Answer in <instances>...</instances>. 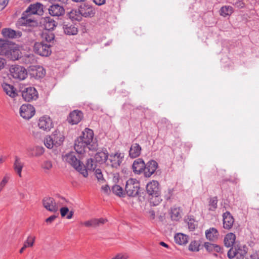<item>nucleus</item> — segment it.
Here are the masks:
<instances>
[{
	"mask_svg": "<svg viewBox=\"0 0 259 259\" xmlns=\"http://www.w3.org/2000/svg\"><path fill=\"white\" fill-rule=\"evenodd\" d=\"M66 162L70 164L74 169L81 174L84 177L88 176V171L96 170V164L92 158L88 159L85 165L78 160L75 155L74 152H70L64 156Z\"/></svg>",
	"mask_w": 259,
	"mask_h": 259,
	"instance_id": "obj_1",
	"label": "nucleus"
},
{
	"mask_svg": "<svg viewBox=\"0 0 259 259\" xmlns=\"http://www.w3.org/2000/svg\"><path fill=\"white\" fill-rule=\"evenodd\" d=\"M140 189L139 182L136 179L130 178L126 181L125 193L129 197H135L139 195Z\"/></svg>",
	"mask_w": 259,
	"mask_h": 259,
	"instance_id": "obj_2",
	"label": "nucleus"
},
{
	"mask_svg": "<svg viewBox=\"0 0 259 259\" xmlns=\"http://www.w3.org/2000/svg\"><path fill=\"white\" fill-rule=\"evenodd\" d=\"M64 140V136L58 131H55L51 135L47 136L44 140L45 146H60Z\"/></svg>",
	"mask_w": 259,
	"mask_h": 259,
	"instance_id": "obj_3",
	"label": "nucleus"
},
{
	"mask_svg": "<svg viewBox=\"0 0 259 259\" xmlns=\"http://www.w3.org/2000/svg\"><path fill=\"white\" fill-rule=\"evenodd\" d=\"M146 191L149 195L152 196V197H155L157 199L155 202L154 201H151V203H153L154 205H157L161 201L159 197L160 192L159 183L157 181L153 180L148 183L146 185Z\"/></svg>",
	"mask_w": 259,
	"mask_h": 259,
	"instance_id": "obj_4",
	"label": "nucleus"
},
{
	"mask_svg": "<svg viewBox=\"0 0 259 259\" xmlns=\"http://www.w3.org/2000/svg\"><path fill=\"white\" fill-rule=\"evenodd\" d=\"M94 137L93 131L86 128L82 132L81 135L75 141L74 146H88L92 142Z\"/></svg>",
	"mask_w": 259,
	"mask_h": 259,
	"instance_id": "obj_5",
	"label": "nucleus"
},
{
	"mask_svg": "<svg viewBox=\"0 0 259 259\" xmlns=\"http://www.w3.org/2000/svg\"><path fill=\"white\" fill-rule=\"evenodd\" d=\"M10 72L13 78L19 80H24L27 76L26 69L19 65H12L10 68Z\"/></svg>",
	"mask_w": 259,
	"mask_h": 259,
	"instance_id": "obj_6",
	"label": "nucleus"
},
{
	"mask_svg": "<svg viewBox=\"0 0 259 259\" xmlns=\"http://www.w3.org/2000/svg\"><path fill=\"white\" fill-rule=\"evenodd\" d=\"M22 96L24 100L27 102L36 100L38 97V94L36 90L31 87L22 88L21 89Z\"/></svg>",
	"mask_w": 259,
	"mask_h": 259,
	"instance_id": "obj_7",
	"label": "nucleus"
},
{
	"mask_svg": "<svg viewBox=\"0 0 259 259\" xmlns=\"http://www.w3.org/2000/svg\"><path fill=\"white\" fill-rule=\"evenodd\" d=\"M51 45L44 42H38L34 45V51L37 54L42 56H48L51 53Z\"/></svg>",
	"mask_w": 259,
	"mask_h": 259,
	"instance_id": "obj_8",
	"label": "nucleus"
},
{
	"mask_svg": "<svg viewBox=\"0 0 259 259\" xmlns=\"http://www.w3.org/2000/svg\"><path fill=\"white\" fill-rule=\"evenodd\" d=\"M21 53L18 45H10L9 49L5 52L4 55L8 59L15 61L20 58Z\"/></svg>",
	"mask_w": 259,
	"mask_h": 259,
	"instance_id": "obj_9",
	"label": "nucleus"
},
{
	"mask_svg": "<svg viewBox=\"0 0 259 259\" xmlns=\"http://www.w3.org/2000/svg\"><path fill=\"white\" fill-rule=\"evenodd\" d=\"M78 10L82 17L85 18L93 17L96 14L95 9L93 6L88 3H84L81 5L79 7Z\"/></svg>",
	"mask_w": 259,
	"mask_h": 259,
	"instance_id": "obj_10",
	"label": "nucleus"
},
{
	"mask_svg": "<svg viewBox=\"0 0 259 259\" xmlns=\"http://www.w3.org/2000/svg\"><path fill=\"white\" fill-rule=\"evenodd\" d=\"M38 126L40 129L48 132L53 127V123L49 116L44 115L39 118Z\"/></svg>",
	"mask_w": 259,
	"mask_h": 259,
	"instance_id": "obj_11",
	"label": "nucleus"
},
{
	"mask_svg": "<svg viewBox=\"0 0 259 259\" xmlns=\"http://www.w3.org/2000/svg\"><path fill=\"white\" fill-rule=\"evenodd\" d=\"M34 108L30 104H23L20 108V114L24 119H30L34 115Z\"/></svg>",
	"mask_w": 259,
	"mask_h": 259,
	"instance_id": "obj_12",
	"label": "nucleus"
},
{
	"mask_svg": "<svg viewBox=\"0 0 259 259\" xmlns=\"http://www.w3.org/2000/svg\"><path fill=\"white\" fill-rule=\"evenodd\" d=\"M158 167L157 162L154 160H151L145 164L144 167V176L146 178L150 177L152 174L154 173Z\"/></svg>",
	"mask_w": 259,
	"mask_h": 259,
	"instance_id": "obj_13",
	"label": "nucleus"
},
{
	"mask_svg": "<svg viewBox=\"0 0 259 259\" xmlns=\"http://www.w3.org/2000/svg\"><path fill=\"white\" fill-rule=\"evenodd\" d=\"M44 207L51 212H56L58 210V206L54 198L46 197L42 200Z\"/></svg>",
	"mask_w": 259,
	"mask_h": 259,
	"instance_id": "obj_14",
	"label": "nucleus"
},
{
	"mask_svg": "<svg viewBox=\"0 0 259 259\" xmlns=\"http://www.w3.org/2000/svg\"><path fill=\"white\" fill-rule=\"evenodd\" d=\"M123 153L116 152L114 154H111L110 155V161L111 165L114 168H118L123 160Z\"/></svg>",
	"mask_w": 259,
	"mask_h": 259,
	"instance_id": "obj_15",
	"label": "nucleus"
},
{
	"mask_svg": "<svg viewBox=\"0 0 259 259\" xmlns=\"http://www.w3.org/2000/svg\"><path fill=\"white\" fill-rule=\"evenodd\" d=\"M145 163L144 160L141 158H138L135 160L132 165V169L134 174L139 175L142 172H144V167Z\"/></svg>",
	"mask_w": 259,
	"mask_h": 259,
	"instance_id": "obj_16",
	"label": "nucleus"
},
{
	"mask_svg": "<svg viewBox=\"0 0 259 259\" xmlns=\"http://www.w3.org/2000/svg\"><path fill=\"white\" fill-rule=\"evenodd\" d=\"M107 222V220L104 218L92 219L88 221H85L83 225L87 227H97L104 225Z\"/></svg>",
	"mask_w": 259,
	"mask_h": 259,
	"instance_id": "obj_17",
	"label": "nucleus"
},
{
	"mask_svg": "<svg viewBox=\"0 0 259 259\" xmlns=\"http://www.w3.org/2000/svg\"><path fill=\"white\" fill-rule=\"evenodd\" d=\"M48 10L49 14L53 16L59 17L63 15L65 13L63 7L58 4L51 5Z\"/></svg>",
	"mask_w": 259,
	"mask_h": 259,
	"instance_id": "obj_18",
	"label": "nucleus"
},
{
	"mask_svg": "<svg viewBox=\"0 0 259 259\" xmlns=\"http://www.w3.org/2000/svg\"><path fill=\"white\" fill-rule=\"evenodd\" d=\"M46 71L41 66H33L30 71V75L35 79L43 77Z\"/></svg>",
	"mask_w": 259,
	"mask_h": 259,
	"instance_id": "obj_19",
	"label": "nucleus"
},
{
	"mask_svg": "<svg viewBox=\"0 0 259 259\" xmlns=\"http://www.w3.org/2000/svg\"><path fill=\"white\" fill-rule=\"evenodd\" d=\"M2 87L3 91L10 97L14 99L18 96L16 89L13 85L4 82L2 83Z\"/></svg>",
	"mask_w": 259,
	"mask_h": 259,
	"instance_id": "obj_20",
	"label": "nucleus"
},
{
	"mask_svg": "<svg viewBox=\"0 0 259 259\" xmlns=\"http://www.w3.org/2000/svg\"><path fill=\"white\" fill-rule=\"evenodd\" d=\"M82 118V113L78 110H74L71 112L68 118V121L72 124H77Z\"/></svg>",
	"mask_w": 259,
	"mask_h": 259,
	"instance_id": "obj_21",
	"label": "nucleus"
},
{
	"mask_svg": "<svg viewBox=\"0 0 259 259\" xmlns=\"http://www.w3.org/2000/svg\"><path fill=\"white\" fill-rule=\"evenodd\" d=\"M223 217L224 228L228 230L231 229L233 226L234 222L233 217L228 211H226L224 213Z\"/></svg>",
	"mask_w": 259,
	"mask_h": 259,
	"instance_id": "obj_22",
	"label": "nucleus"
},
{
	"mask_svg": "<svg viewBox=\"0 0 259 259\" xmlns=\"http://www.w3.org/2000/svg\"><path fill=\"white\" fill-rule=\"evenodd\" d=\"M24 165V163L22 161L21 159L18 156H15L13 168L15 172L17 173L19 177H22L21 172Z\"/></svg>",
	"mask_w": 259,
	"mask_h": 259,
	"instance_id": "obj_23",
	"label": "nucleus"
},
{
	"mask_svg": "<svg viewBox=\"0 0 259 259\" xmlns=\"http://www.w3.org/2000/svg\"><path fill=\"white\" fill-rule=\"evenodd\" d=\"M41 23L44 28L48 30H52L56 26V22L50 17L42 18Z\"/></svg>",
	"mask_w": 259,
	"mask_h": 259,
	"instance_id": "obj_24",
	"label": "nucleus"
},
{
	"mask_svg": "<svg viewBox=\"0 0 259 259\" xmlns=\"http://www.w3.org/2000/svg\"><path fill=\"white\" fill-rule=\"evenodd\" d=\"M205 236L207 239L213 241L218 239L219 233L215 228H210L206 230Z\"/></svg>",
	"mask_w": 259,
	"mask_h": 259,
	"instance_id": "obj_25",
	"label": "nucleus"
},
{
	"mask_svg": "<svg viewBox=\"0 0 259 259\" xmlns=\"http://www.w3.org/2000/svg\"><path fill=\"white\" fill-rule=\"evenodd\" d=\"M205 248L208 252H222V247L215 244H212L209 242H205L204 244Z\"/></svg>",
	"mask_w": 259,
	"mask_h": 259,
	"instance_id": "obj_26",
	"label": "nucleus"
},
{
	"mask_svg": "<svg viewBox=\"0 0 259 259\" xmlns=\"http://www.w3.org/2000/svg\"><path fill=\"white\" fill-rule=\"evenodd\" d=\"M108 157V153L107 151H100L95 154L94 158L96 162L103 163L106 161Z\"/></svg>",
	"mask_w": 259,
	"mask_h": 259,
	"instance_id": "obj_27",
	"label": "nucleus"
},
{
	"mask_svg": "<svg viewBox=\"0 0 259 259\" xmlns=\"http://www.w3.org/2000/svg\"><path fill=\"white\" fill-rule=\"evenodd\" d=\"M175 241L179 245H184L188 242V236L183 233H178L175 236Z\"/></svg>",
	"mask_w": 259,
	"mask_h": 259,
	"instance_id": "obj_28",
	"label": "nucleus"
},
{
	"mask_svg": "<svg viewBox=\"0 0 259 259\" xmlns=\"http://www.w3.org/2000/svg\"><path fill=\"white\" fill-rule=\"evenodd\" d=\"M28 151L31 156H39L44 153L45 150L42 147H31Z\"/></svg>",
	"mask_w": 259,
	"mask_h": 259,
	"instance_id": "obj_29",
	"label": "nucleus"
},
{
	"mask_svg": "<svg viewBox=\"0 0 259 259\" xmlns=\"http://www.w3.org/2000/svg\"><path fill=\"white\" fill-rule=\"evenodd\" d=\"M4 36L9 38H16L21 36L20 32H17L10 28H5L2 30Z\"/></svg>",
	"mask_w": 259,
	"mask_h": 259,
	"instance_id": "obj_30",
	"label": "nucleus"
},
{
	"mask_svg": "<svg viewBox=\"0 0 259 259\" xmlns=\"http://www.w3.org/2000/svg\"><path fill=\"white\" fill-rule=\"evenodd\" d=\"M236 236L232 233H228L224 238V243L226 247H229L232 246L235 241Z\"/></svg>",
	"mask_w": 259,
	"mask_h": 259,
	"instance_id": "obj_31",
	"label": "nucleus"
},
{
	"mask_svg": "<svg viewBox=\"0 0 259 259\" xmlns=\"http://www.w3.org/2000/svg\"><path fill=\"white\" fill-rule=\"evenodd\" d=\"M42 5L39 3L30 5L26 11V13L30 14H35L41 11Z\"/></svg>",
	"mask_w": 259,
	"mask_h": 259,
	"instance_id": "obj_32",
	"label": "nucleus"
},
{
	"mask_svg": "<svg viewBox=\"0 0 259 259\" xmlns=\"http://www.w3.org/2000/svg\"><path fill=\"white\" fill-rule=\"evenodd\" d=\"M64 33L68 35H75L77 33V29L72 25H64Z\"/></svg>",
	"mask_w": 259,
	"mask_h": 259,
	"instance_id": "obj_33",
	"label": "nucleus"
},
{
	"mask_svg": "<svg viewBox=\"0 0 259 259\" xmlns=\"http://www.w3.org/2000/svg\"><path fill=\"white\" fill-rule=\"evenodd\" d=\"M141 152V147H131L129 150V155L131 158H135L140 156Z\"/></svg>",
	"mask_w": 259,
	"mask_h": 259,
	"instance_id": "obj_34",
	"label": "nucleus"
},
{
	"mask_svg": "<svg viewBox=\"0 0 259 259\" xmlns=\"http://www.w3.org/2000/svg\"><path fill=\"white\" fill-rule=\"evenodd\" d=\"M233 12V9L231 6H223L220 9V15L224 17L231 15Z\"/></svg>",
	"mask_w": 259,
	"mask_h": 259,
	"instance_id": "obj_35",
	"label": "nucleus"
},
{
	"mask_svg": "<svg viewBox=\"0 0 259 259\" xmlns=\"http://www.w3.org/2000/svg\"><path fill=\"white\" fill-rule=\"evenodd\" d=\"M68 16L72 21H80L82 19V15L80 14L79 11L71 10L68 14Z\"/></svg>",
	"mask_w": 259,
	"mask_h": 259,
	"instance_id": "obj_36",
	"label": "nucleus"
},
{
	"mask_svg": "<svg viewBox=\"0 0 259 259\" xmlns=\"http://www.w3.org/2000/svg\"><path fill=\"white\" fill-rule=\"evenodd\" d=\"M22 61L26 64H34L36 62L35 56L32 54H26L22 57Z\"/></svg>",
	"mask_w": 259,
	"mask_h": 259,
	"instance_id": "obj_37",
	"label": "nucleus"
},
{
	"mask_svg": "<svg viewBox=\"0 0 259 259\" xmlns=\"http://www.w3.org/2000/svg\"><path fill=\"white\" fill-rule=\"evenodd\" d=\"M112 191L114 194L119 197H123L125 195V193L122 187L117 185H115L112 187Z\"/></svg>",
	"mask_w": 259,
	"mask_h": 259,
	"instance_id": "obj_38",
	"label": "nucleus"
},
{
	"mask_svg": "<svg viewBox=\"0 0 259 259\" xmlns=\"http://www.w3.org/2000/svg\"><path fill=\"white\" fill-rule=\"evenodd\" d=\"M246 251L244 248H239L236 250V259H246V258H249V255L245 256L246 254Z\"/></svg>",
	"mask_w": 259,
	"mask_h": 259,
	"instance_id": "obj_39",
	"label": "nucleus"
},
{
	"mask_svg": "<svg viewBox=\"0 0 259 259\" xmlns=\"http://www.w3.org/2000/svg\"><path fill=\"white\" fill-rule=\"evenodd\" d=\"M187 222L188 228L190 230L193 231L197 226L196 222L193 218L188 217L186 220Z\"/></svg>",
	"mask_w": 259,
	"mask_h": 259,
	"instance_id": "obj_40",
	"label": "nucleus"
},
{
	"mask_svg": "<svg viewBox=\"0 0 259 259\" xmlns=\"http://www.w3.org/2000/svg\"><path fill=\"white\" fill-rule=\"evenodd\" d=\"M9 45L7 42L4 40H0V55H4L5 52L9 49Z\"/></svg>",
	"mask_w": 259,
	"mask_h": 259,
	"instance_id": "obj_41",
	"label": "nucleus"
},
{
	"mask_svg": "<svg viewBox=\"0 0 259 259\" xmlns=\"http://www.w3.org/2000/svg\"><path fill=\"white\" fill-rule=\"evenodd\" d=\"M218 199L216 197L211 198L209 201V208L210 211H214L217 208Z\"/></svg>",
	"mask_w": 259,
	"mask_h": 259,
	"instance_id": "obj_42",
	"label": "nucleus"
},
{
	"mask_svg": "<svg viewBox=\"0 0 259 259\" xmlns=\"http://www.w3.org/2000/svg\"><path fill=\"white\" fill-rule=\"evenodd\" d=\"M200 243L196 240L192 241L189 245V249L192 251H198L199 250Z\"/></svg>",
	"mask_w": 259,
	"mask_h": 259,
	"instance_id": "obj_43",
	"label": "nucleus"
},
{
	"mask_svg": "<svg viewBox=\"0 0 259 259\" xmlns=\"http://www.w3.org/2000/svg\"><path fill=\"white\" fill-rule=\"evenodd\" d=\"M171 217L172 220H178L180 218V209L179 208L174 207L171 210Z\"/></svg>",
	"mask_w": 259,
	"mask_h": 259,
	"instance_id": "obj_44",
	"label": "nucleus"
},
{
	"mask_svg": "<svg viewBox=\"0 0 259 259\" xmlns=\"http://www.w3.org/2000/svg\"><path fill=\"white\" fill-rule=\"evenodd\" d=\"M53 167L52 162L51 160H45L41 164V167L43 168L45 171L46 170H50Z\"/></svg>",
	"mask_w": 259,
	"mask_h": 259,
	"instance_id": "obj_45",
	"label": "nucleus"
},
{
	"mask_svg": "<svg viewBox=\"0 0 259 259\" xmlns=\"http://www.w3.org/2000/svg\"><path fill=\"white\" fill-rule=\"evenodd\" d=\"M95 174L98 181L101 182H103L105 181L102 170L100 169H96L95 170Z\"/></svg>",
	"mask_w": 259,
	"mask_h": 259,
	"instance_id": "obj_46",
	"label": "nucleus"
},
{
	"mask_svg": "<svg viewBox=\"0 0 259 259\" xmlns=\"http://www.w3.org/2000/svg\"><path fill=\"white\" fill-rule=\"evenodd\" d=\"M10 179L8 175L6 174L3 178V180L0 183V191H2L4 188L5 187Z\"/></svg>",
	"mask_w": 259,
	"mask_h": 259,
	"instance_id": "obj_47",
	"label": "nucleus"
},
{
	"mask_svg": "<svg viewBox=\"0 0 259 259\" xmlns=\"http://www.w3.org/2000/svg\"><path fill=\"white\" fill-rule=\"evenodd\" d=\"M35 237L29 236L24 243L27 245L28 247H32L35 241Z\"/></svg>",
	"mask_w": 259,
	"mask_h": 259,
	"instance_id": "obj_48",
	"label": "nucleus"
},
{
	"mask_svg": "<svg viewBox=\"0 0 259 259\" xmlns=\"http://www.w3.org/2000/svg\"><path fill=\"white\" fill-rule=\"evenodd\" d=\"M43 37L48 42H50L54 39L55 36L52 33L44 34Z\"/></svg>",
	"mask_w": 259,
	"mask_h": 259,
	"instance_id": "obj_49",
	"label": "nucleus"
},
{
	"mask_svg": "<svg viewBox=\"0 0 259 259\" xmlns=\"http://www.w3.org/2000/svg\"><path fill=\"white\" fill-rule=\"evenodd\" d=\"M229 3L239 9L243 8L245 7V4L240 0H236L235 2L230 1Z\"/></svg>",
	"mask_w": 259,
	"mask_h": 259,
	"instance_id": "obj_50",
	"label": "nucleus"
},
{
	"mask_svg": "<svg viewBox=\"0 0 259 259\" xmlns=\"http://www.w3.org/2000/svg\"><path fill=\"white\" fill-rule=\"evenodd\" d=\"M236 248H231L228 252V256L229 258L232 259L236 257Z\"/></svg>",
	"mask_w": 259,
	"mask_h": 259,
	"instance_id": "obj_51",
	"label": "nucleus"
},
{
	"mask_svg": "<svg viewBox=\"0 0 259 259\" xmlns=\"http://www.w3.org/2000/svg\"><path fill=\"white\" fill-rule=\"evenodd\" d=\"M62 217H65L69 212V209L67 207H62L60 209Z\"/></svg>",
	"mask_w": 259,
	"mask_h": 259,
	"instance_id": "obj_52",
	"label": "nucleus"
},
{
	"mask_svg": "<svg viewBox=\"0 0 259 259\" xmlns=\"http://www.w3.org/2000/svg\"><path fill=\"white\" fill-rule=\"evenodd\" d=\"M249 258H246V259H259V250L249 254Z\"/></svg>",
	"mask_w": 259,
	"mask_h": 259,
	"instance_id": "obj_53",
	"label": "nucleus"
},
{
	"mask_svg": "<svg viewBox=\"0 0 259 259\" xmlns=\"http://www.w3.org/2000/svg\"><path fill=\"white\" fill-rule=\"evenodd\" d=\"M9 0H0V11L3 10L8 5Z\"/></svg>",
	"mask_w": 259,
	"mask_h": 259,
	"instance_id": "obj_54",
	"label": "nucleus"
},
{
	"mask_svg": "<svg viewBox=\"0 0 259 259\" xmlns=\"http://www.w3.org/2000/svg\"><path fill=\"white\" fill-rule=\"evenodd\" d=\"M84 147H74L75 152L79 155H82L84 152V150L83 148Z\"/></svg>",
	"mask_w": 259,
	"mask_h": 259,
	"instance_id": "obj_55",
	"label": "nucleus"
},
{
	"mask_svg": "<svg viewBox=\"0 0 259 259\" xmlns=\"http://www.w3.org/2000/svg\"><path fill=\"white\" fill-rule=\"evenodd\" d=\"M32 135L36 139H40L42 136L41 133L37 130L33 131L32 132Z\"/></svg>",
	"mask_w": 259,
	"mask_h": 259,
	"instance_id": "obj_56",
	"label": "nucleus"
},
{
	"mask_svg": "<svg viewBox=\"0 0 259 259\" xmlns=\"http://www.w3.org/2000/svg\"><path fill=\"white\" fill-rule=\"evenodd\" d=\"M57 218V216L55 215H52L50 216V217L48 218L46 220V222L47 223L51 224Z\"/></svg>",
	"mask_w": 259,
	"mask_h": 259,
	"instance_id": "obj_57",
	"label": "nucleus"
},
{
	"mask_svg": "<svg viewBox=\"0 0 259 259\" xmlns=\"http://www.w3.org/2000/svg\"><path fill=\"white\" fill-rule=\"evenodd\" d=\"M6 64V60L4 58H0V71L5 67Z\"/></svg>",
	"mask_w": 259,
	"mask_h": 259,
	"instance_id": "obj_58",
	"label": "nucleus"
},
{
	"mask_svg": "<svg viewBox=\"0 0 259 259\" xmlns=\"http://www.w3.org/2000/svg\"><path fill=\"white\" fill-rule=\"evenodd\" d=\"M93 1L98 6H101L105 3V0H93Z\"/></svg>",
	"mask_w": 259,
	"mask_h": 259,
	"instance_id": "obj_59",
	"label": "nucleus"
},
{
	"mask_svg": "<svg viewBox=\"0 0 259 259\" xmlns=\"http://www.w3.org/2000/svg\"><path fill=\"white\" fill-rule=\"evenodd\" d=\"M22 19L24 21L23 23L25 24H29L31 22L33 21L31 19L28 18H24V17H22Z\"/></svg>",
	"mask_w": 259,
	"mask_h": 259,
	"instance_id": "obj_60",
	"label": "nucleus"
},
{
	"mask_svg": "<svg viewBox=\"0 0 259 259\" xmlns=\"http://www.w3.org/2000/svg\"><path fill=\"white\" fill-rule=\"evenodd\" d=\"M111 259H126V257L124 255L118 254Z\"/></svg>",
	"mask_w": 259,
	"mask_h": 259,
	"instance_id": "obj_61",
	"label": "nucleus"
},
{
	"mask_svg": "<svg viewBox=\"0 0 259 259\" xmlns=\"http://www.w3.org/2000/svg\"><path fill=\"white\" fill-rule=\"evenodd\" d=\"M68 213V214L66 216V219H67L68 220L71 219L73 217L74 212L73 211L71 210L70 211H69Z\"/></svg>",
	"mask_w": 259,
	"mask_h": 259,
	"instance_id": "obj_62",
	"label": "nucleus"
},
{
	"mask_svg": "<svg viewBox=\"0 0 259 259\" xmlns=\"http://www.w3.org/2000/svg\"><path fill=\"white\" fill-rule=\"evenodd\" d=\"M102 189L106 193H108V192H109V190H110V188L108 186V185H106L104 187H102Z\"/></svg>",
	"mask_w": 259,
	"mask_h": 259,
	"instance_id": "obj_63",
	"label": "nucleus"
},
{
	"mask_svg": "<svg viewBox=\"0 0 259 259\" xmlns=\"http://www.w3.org/2000/svg\"><path fill=\"white\" fill-rule=\"evenodd\" d=\"M149 214L150 216V217L152 218V219H154L155 218V212L154 210H151L149 211Z\"/></svg>",
	"mask_w": 259,
	"mask_h": 259,
	"instance_id": "obj_64",
	"label": "nucleus"
}]
</instances>
